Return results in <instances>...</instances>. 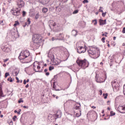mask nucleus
<instances>
[{
    "label": "nucleus",
    "mask_w": 125,
    "mask_h": 125,
    "mask_svg": "<svg viewBox=\"0 0 125 125\" xmlns=\"http://www.w3.org/2000/svg\"><path fill=\"white\" fill-rule=\"evenodd\" d=\"M88 53L92 55L94 59H97L100 56V50L95 46H92L87 50Z\"/></svg>",
    "instance_id": "nucleus-1"
},
{
    "label": "nucleus",
    "mask_w": 125,
    "mask_h": 125,
    "mask_svg": "<svg viewBox=\"0 0 125 125\" xmlns=\"http://www.w3.org/2000/svg\"><path fill=\"white\" fill-rule=\"evenodd\" d=\"M33 45L32 47H36L39 46L40 43L42 42V37L39 34H34L32 38Z\"/></svg>",
    "instance_id": "nucleus-2"
},
{
    "label": "nucleus",
    "mask_w": 125,
    "mask_h": 125,
    "mask_svg": "<svg viewBox=\"0 0 125 125\" xmlns=\"http://www.w3.org/2000/svg\"><path fill=\"white\" fill-rule=\"evenodd\" d=\"M77 63L79 66L82 67L83 69H86L89 65V62L86 60L77 61Z\"/></svg>",
    "instance_id": "nucleus-3"
},
{
    "label": "nucleus",
    "mask_w": 125,
    "mask_h": 125,
    "mask_svg": "<svg viewBox=\"0 0 125 125\" xmlns=\"http://www.w3.org/2000/svg\"><path fill=\"white\" fill-rule=\"evenodd\" d=\"M41 69V67L40 66V64L37 62H34L33 63V70L35 72H40V69Z\"/></svg>",
    "instance_id": "nucleus-4"
},
{
    "label": "nucleus",
    "mask_w": 125,
    "mask_h": 125,
    "mask_svg": "<svg viewBox=\"0 0 125 125\" xmlns=\"http://www.w3.org/2000/svg\"><path fill=\"white\" fill-rule=\"evenodd\" d=\"M11 12L14 16H19V15H20V9L17 8L16 9H12Z\"/></svg>",
    "instance_id": "nucleus-5"
},
{
    "label": "nucleus",
    "mask_w": 125,
    "mask_h": 125,
    "mask_svg": "<svg viewBox=\"0 0 125 125\" xmlns=\"http://www.w3.org/2000/svg\"><path fill=\"white\" fill-rule=\"evenodd\" d=\"M85 51V48L83 46H79L77 48V52L80 54L84 53Z\"/></svg>",
    "instance_id": "nucleus-6"
},
{
    "label": "nucleus",
    "mask_w": 125,
    "mask_h": 125,
    "mask_svg": "<svg viewBox=\"0 0 125 125\" xmlns=\"http://www.w3.org/2000/svg\"><path fill=\"white\" fill-rule=\"evenodd\" d=\"M48 57L51 59V61L54 60V55H53L51 50H50L48 52Z\"/></svg>",
    "instance_id": "nucleus-7"
},
{
    "label": "nucleus",
    "mask_w": 125,
    "mask_h": 125,
    "mask_svg": "<svg viewBox=\"0 0 125 125\" xmlns=\"http://www.w3.org/2000/svg\"><path fill=\"white\" fill-rule=\"evenodd\" d=\"M25 5V3L24 2V1L21 0H19L18 1V6L20 8H21V7H23Z\"/></svg>",
    "instance_id": "nucleus-8"
},
{
    "label": "nucleus",
    "mask_w": 125,
    "mask_h": 125,
    "mask_svg": "<svg viewBox=\"0 0 125 125\" xmlns=\"http://www.w3.org/2000/svg\"><path fill=\"white\" fill-rule=\"evenodd\" d=\"M26 57L25 56V54H24V52L22 51L19 56V59L20 60H23V59H25Z\"/></svg>",
    "instance_id": "nucleus-9"
},
{
    "label": "nucleus",
    "mask_w": 125,
    "mask_h": 125,
    "mask_svg": "<svg viewBox=\"0 0 125 125\" xmlns=\"http://www.w3.org/2000/svg\"><path fill=\"white\" fill-rule=\"evenodd\" d=\"M52 61L53 62V64L54 65H59V64L61 63V61H60V60H59V59H57V60L54 59Z\"/></svg>",
    "instance_id": "nucleus-10"
},
{
    "label": "nucleus",
    "mask_w": 125,
    "mask_h": 125,
    "mask_svg": "<svg viewBox=\"0 0 125 125\" xmlns=\"http://www.w3.org/2000/svg\"><path fill=\"white\" fill-rule=\"evenodd\" d=\"M49 26L50 27H55L56 26H57L56 22H55L53 20L49 21Z\"/></svg>",
    "instance_id": "nucleus-11"
},
{
    "label": "nucleus",
    "mask_w": 125,
    "mask_h": 125,
    "mask_svg": "<svg viewBox=\"0 0 125 125\" xmlns=\"http://www.w3.org/2000/svg\"><path fill=\"white\" fill-rule=\"evenodd\" d=\"M62 116V112L60 110H58L57 111L56 114V119H58V118H61Z\"/></svg>",
    "instance_id": "nucleus-12"
},
{
    "label": "nucleus",
    "mask_w": 125,
    "mask_h": 125,
    "mask_svg": "<svg viewBox=\"0 0 125 125\" xmlns=\"http://www.w3.org/2000/svg\"><path fill=\"white\" fill-rule=\"evenodd\" d=\"M1 48L4 52L7 53L9 52V48L7 47L2 46Z\"/></svg>",
    "instance_id": "nucleus-13"
},
{
    "label": "nucleus",
    "mask_w": 125,
    "mask_h": 125,
    "mask_svg": "<svg viewBox=\"0 0 125 125\" xmlns=\"http://www.w3.org/2000/svg\"><path fill=\"white\" fill-rule=\"evenodd\" d=\"M96 82L99 83H104V82H105V80L101 77H99L96 79Z\"/></svg>",
    "instance_id": "nucleus-14"
},
{
    "label": "nucleus",
    "mask_w": 125,
    "mask_h": 125,
    "mask_svg": "<svg viewBox=\"0 0 125 125\" xmlns=\"http://www.w3.org/2000/svg\"><path fill=\"white\" fill-rule=\"evenodd\" d=\"M22 52H23L25 58H27V57H29V56H30V52L29 51L26 50L25 51H22Z\"/></svg>",
    "instance_id": "nucleus-15"
},
{
    "label": "nucleus",
    "mask_w": 125,
    "mask_h": 125,
    "mask_svg": "<svg viewBox=\"0 0 125 125\" xmlns=\"http://www.w3.org/2000/svg\"><path fill=\"white\" fill-rule=\"evenodd\" d=\"M74 114H76V117H77V118H79V117H81V116H82V110H79V112L77 113L74 112Z\"/></svg>",
    "instance_id": "nucleus-16"
},
{
    "label": "nucleus",
    "mask_w": 125,
    "mask_h": 125,
    "mask_svg": "<svg viewBox=\"0 0 125 125\" xmlns=\"http://www.w3.org/2000/svg\"><path fill=\"white\" fill-rule=\"evenodd\" d=\"M100 25H105L106 24V20H103L100 19Z\"/></svg>",
    "instance_id": "nucleus-17"
},
{
    "label": "nucleus",
    "mask_w": 125,
    "mask_h": 125,
    "mask_svg": "<svg viewBox=\"0 0 125 125\" xmlns=\"http://www.w3.org/2000/svg\"><path fill=\"white\" fill-rule=\"evenodd\" d=\"M55 83H56V82H53V90H55L56 91H59L60 89H56V85H55Z\"/></svg>",
    "instance_id": "nucleus-18"
},
{
    "label": "nucleus",
    "mask_w": 125,
    "mask_h": 125,
    "mask_svg": "<svg viewBox=\"0 0 125 125\" xmlns=\"http://www.w3.org/2000/svg\"><path fill=\"white\" fill-rule=\"evenodd\" d=\"M74 110H78V111H80V110H81V104H77L74 107Z\"/></svg>",
    "instance_id": "nucleus-19"
},
{
    "label": "nucleus",
    "mask_w": 125,
    "mask_h": 125,
    "mask_svg": "<svg viewBox=\"0 0 125 125\" xmlns=\"http://www.w3.org/2000/svg\"><path fill=\"white\" fill-rule=\"evenodd\" d=\"M71 34L74 37H76L78 34V31H77V30H72Z\"/></svg>",
    "instance_id": "nucleus-20"
},
{
    "label": "nucleus",
    "mask_w": 125,
    "mask_h": 125,
    "mask_svg": "<svg viewBox=\"0 0 125 125\" xmlns=\"http://www.w3.org/2000/svg\"><path fill=\"white\" fill-rule=\"evenodd\" d=\"M47 11H48V9H47V8H46V7L42 8V12H43V13H46Z\"/></svg>",
    "instance_id": "nucleus-21"
},
{
    "label": "nucleus",
    "mask_w": 125,
    "mask_h": 125,
    "mask_svg": "<svg viewBox=\"0 0 125 125\" xmlns=\"http://www.w3.org/2000/svg\"><path fill=\"white\" fill-rule=\"evenodd\" d=\"M31 24V21L30 19H28L27 21L25 23V26H29Z\"/></svg>",
    "instance_id": "nucleus-22"
},
{
    "label": "nucleus",
    "mask_w": 125,
    "mask_h": 125,
    "mask_svg": "<svg viewBox=\"0 0 125 125\" xmlns=\"http://www.w3.org/2000/svg\"><path fill=\"white\" fill-rule=\"evenodd\" d=\"M59 40H63V39H64V36H63V34L62 33H60L59 34V37H58Z\"/></svg>",
    "instance_id": "nucleus-23"
},
{
    "label": "nucleus",
    "mask_w": 125,
    "mask_h": 125,
    "mask_svg": "<svg viewBox=\"0 0 125 125\" xmlns=\"http://www.w3.org/2000/svg\"><path fill=\"white\" fill-rule=\"evenodd\" d=\"M111 85L114 89V88H116V81H113L111 83Z\"/></svg>",
    "instance_id": "nucleus-24"
},
{
    "label": "nucleus",
    "mask_w": 125,
    "mask_h": 125,
    "mask_svg": "<svg viewBox=\"0 0 125 125\" xmlns=\"http://www.w3.org/2000/svg\"><path fill=\"white\" fill-rule=\"evenodd\" d=\"M17 29L15 30V29H13L12 30L11 33L13 35H15V34H16V33H17Z\"/></svg>",
    "instance_id": "nucleus-25"
},
{
    "label": "nucleus",
    "mask_w": 125,
    "mask_h": 125,
    "mask_svg": "<svg viewBox=\"0 0 125 125\" xmlns=\"http://www.w3.org/2000/svg\"><path fill=\"white\" fill-rule=\"evenodd\" d=\"M20 25V23L18 21L15 22V24H14V27H16V26H19Z\"/></svg>",
    "instance_id": "nucleus-26"
},
{
    "label": "nucleus",
    "mask_w": 125,
    "mask_h": 125,
    "mask_svg": "<svg viewBox=\"0 0 125 125\" xmlns=\"http://www.w3.org/2000/svg\"><path fill=\"white\" fill-rule=\"evenodd\" d=\"M82 25L83 28H85V26L86 25V22L85 21H81Z\"/></svg>",
    "instance_id": "nucleus-27"
},
{
    "label": "nucleus",
    "mask_w": 125,
    "mask_h": 125,
    "mask_svg": "<svg viewBox=\"0 0 125 125\" xmlns=\"http://www.w3.org/2000/svg\"><path fill=\"white\" fill-rule=\"evenodd\" d=\"M2 88H1V86H0V98L2 96Z\"/></svg>",
    "instance_id": "nucleus-28"
},
{
    "label": "nucleus",
    "mask_w": 125,
    "mask_h": 125,
    "mask_svg": "<svg viewBox=\"0 0 125 125\" xmlns=\"http://www.w3.org/2000/svg\"><path fill=\"white\" fill-rule=\"evenodd\" d=\"M116 115V113L114 112L113 111H110V117H113V116H115Z\"/></svg>",
    "instance_id": "nucleus-29"
},
{
    "label": "nucleus",
    "mask_w": 125,
    "mask_h": 125,
    "mask_svg": "<svg viewBox=\"0 0 125 125\" xmlns=\"http://www.w3.org/2000/svg\"><path fill=\"white\" fill-rule=\"evenodd\" d=\"M59 40V38H56V37H53L52 38V41L53 42L54 41H58Z\"/></svg>",
    "instance_id": "nucleus-30"
},
{
    "label": "nucleus",
    "mask_w": 125,
    "mask_h": 125,
    "mask_svg": "<svg viewBox=\"0 0 125 125\" xmlns=\"http://www.w3.org/2000/svg\"><path fill=\"white\" fill-rule=\"evenodd\" d=\"M103 96H104V99H107V97H108V94H103Z\"/></svg>",
    "instance_id": "nucleus-31"
},
{
    "label": "nucleus",
    "mask_w": 125,
    "mask_h": 125,
    "mask_svg": "<svg viewBox=\"0 0 125 125\" xmlns=\"http://www.w3.org/2000/svg\"><path fill=\"white\" fill-rule=\"evenodd\" d=\"M92 23H94V25H97V20H94L92 21Z\"/></svg>",
    "instance_id": "nucleus-32"
},
{
    "label": "nucleus",
    "mask_w": 125,
    "mask_h": 125,
    "mask_svg": "<svg viewBox=\"0 0 125 125\" xmlns=\"http://www.w3.org/2000/svg\"><path fill=\"white\" fill-rule=\"evenodd\" d=\"M103 9V7L100 6V9H99V12H102L103 13V10H102Z\"/></svg>",
    "instance_id": "nucleus-33"
},
{
    "label": "nucleus",
    "mask_w": 125,
    "mask_h": 125,
    "mask_svg": "<svg viewBox=\"0 0 125 125\" xmlns=\"http://www.w3.org/2000/svg\"><path fill=\"white\" fill-rule=\"evenodd\" d=\"M54 69V66H49V71H52V70Z\"/></svg>",
    "instance_id": "nucleus-34"
},
{
    "label": "nucleus",
    "mask_w": 125,
    "mask_h": 125,
    "mask_svg": "<svg viewBox=\"0 0 125 125\" xmlns=\"http://www.w3.org/2000/svg\"><path fill=\"white\" fill-rule=\"evenodd\" d=\"M79 13V10H75V11H74V12L72 13L73 14H77V13Z\"/></svg>",
    "instance_id": "nucleus-35"
},
{
    "label": "nucleus",
    "mask_w": 125,
    "mask_h": 125,
    "mask_svg": "<svg viewBox=\"0 0 125 125\" xmlns=\"http://www.w3.org/2000/svg\"><path fill=\"white\" fill-rule=\"evenodd\" d=\"M39 16H40V15L39 14V13L36 14L35 16V19H38Z\"/></svg>",
    "instance_id": "nucleus-36"
},
{
    "label": "nucleus",
    "mask_w": 125,
    "mask_h": 125,
    "mask_svg": "<svg viewBox=\"0 0 125 125\" xmlns=\"http://www.w3.org/2000/svg\"><path fill=\"white\" fill-rule=\"evenodd\" d=\"M8 76H9V73L6 72L5 74V78H7V77H8Z\"/></svg>",
    "instance_id": "nucleus-37"
},
{
    "label": "nucleus",
    "mask_w": 125,
    "mask_h": 125,
    "mask_svg": "<svg viewBox=\"0 0 125 125\" xmlns=\"http://www.w3.org/2000/svg\"><path fill=\"white\" fill-rule=\"evenodd\" d=\"M107 14V12H105V13H102V16H103V17H105V16H106V14Z\"/></svg>",
    "instance_id": "nucleus-38"
},
{
    "label": "nucleus",
    "mask_w": 125,
    "mask_h": 125,
    "mask_svg": "<svg viewBox=\"0 0 125 125\" xmlns=\"http://www.w3.org/2000/svg\"><path fill=\"white\" fill-rule=\"evenodd\" d=\"M83 3H88V0H84L83 1Z\"/></svg>",
    "instance_id": "nucleus-39"
},
{
    "label": "nucleus",
    "mask_w": 125,
    "mask_h": 125,
    "mask_svg": "<svg viewBox=\"0 0 125 125\" xmlns=\"http://www.w3.org/2000/svg\"><path fill=\"white\" fill-rule=\"evenodd\" d=\"M105 40H106V38L105 37H103L102 39V42H105Z\"/></svg>",
    "instance_id": "nucleus-40"
},
{
    "label": "nucleus",
    "mask_w": 125,
    "mask_h": 125,
    "mask_svg": "<svg viewBox=\"0 0 125 125\" xmlns=\"http://www.w3.org/2000/svg\"><path fill=\"white\" fill-rule=\"evenodd\" d=\"M26 15V12L25 11H22V16L24 17H25V16Z\"/></svg>",
    "instance_id": "nucleus-41"
},
{
    "label": "nucleus",
    "mask_w": 125,
    "mask_h": 125,
    "mask_svg": "<svg viewBox=\"0 0 125 125\" xmlns=\"http://www.w3.org/2000/svg\"><path fill=\"white\" fill-rule=\"evenodd\" d=\"M19 74V71H16L15 72V76H18V74Z\"/></svg>",
    "instance_id": "nucleus-42"
},
{
    "label": "nucleus",
    "mask_w": 125,
    "mask_h": 125,
    "mask_svg": "<svg viewBox=\"0 0 125 125\" xmlns=\"http://www.w3.org/2000/svg\"><path fill=\"white\" fill-rule=\"evenodd\" d=\"M0 24H1V25H2V26H3L4 24H3V21H0Z\"/></svg>",
    "instance_id": "nucleus-43"
},
{
    "label": "nucleus",
    "mask_w": 125,
    "mask_h": 125,
    "mask_svg": "<svg viewBox=\"0 0 125 125\" xmlns=\"http://www.w3.org/2000/svg\"><path fill=\"white\" fill-rule=\"evenodd\" d=\"M17 118V116H14V117L13 118V121H15Z\"/></svg>",
    "instance_id": "nucleus-44"
},
{
    "label": "nucleus",
    "mask_w": 125,
    "mask_h": 125,
    "mask_svg": "<svg viewBox=\"0 0 125 125\" xmlns=\"http://www.w3.org/2000/svg\"><path fill=\"white\" fill-rule=\"evenodd\" d=\"M16 80H17V83H20V81H19V78L18 77L16 78Z\"/></svg>",
    "instance_id": "nucleus-45"
},
{
    "label": "nucleus",
    "mask_w": 125,
    "mask_h": 125,
    "mask_svg": "<svg viewBox=\"0 0 125 125\" xmlns=\"http://www.w3.org/2000/svg\"><path fill=\"white\" fill-rule=\"evenodd\" d=\"M122 33L125 34V27H124L123 29Z\"/></svg>",
    "instance_id": "nucleus-46"
},
{
    "label": "nucleus",
    "mask_w": 125,
    "mask_h": 125,
    "mask_svg": "<svg viewBox=\"0 0 125 125\" xmlns=\"http://www.w3.org/2000/svg\"><path fill=\"white\" fill-rule=\"evenodd\" d=\"M8 60V59H6L3 60V62L5 63V62H7V61Z\"/></svg>",
    "instance_id": "nucleus-47"
},
{
    "label": "nucleus",
    "mask_w": 125,
    "mask_h": 125,
    "mask_svg": "<svg viewBox=\"0 0 125 125\" xmlns=\"http://www.w3.org/2000/svg\"><path fill=\"white\" fill-rule=\"evenodd\" d=\"M99 92H100V95H102V91L101 90H99Z\"/></svg>",
    "instance_id": "nucleus-48"
},
{
    "label": "nucleus",
    "mask_w": 125,
    "mask_h": 125,
    "mask_svg": "<svg viewBox=\"0 0 125 125\" xmlns=\"http://www.w3.org/2000/svg\"><path fill=\"white\" fill-rule=\"evenodd\" d=\"M23 108H24V109H28V108H29V107H28V106H25V105L23 106Z\"/></svg>",
    "instance_id": "nucleus-49"
},
{
    "label": "nucleus",
    "mask_w": 125,
    "mask_h": 125,
    "mask_svg": "<svg viewBox=\"0 0 125 125\" xmlns=\"http://www.w3.org/2000/svg\"><path fill=\"white\" fill-rule=\"evenodd\" d=\"M19 103H23V100H20V101H19Z\"/></svg>",
    "instance_id": "nucleus-50"
},
{
    "label": "nucleus",
    "mask_w": 125,
    "mask_h": 125,
    "mask_svg": "<svg viewBox=\"0 0 125 125\" xmlns=\"http://www.w3.org/2000/svg\"><path fill=\"white\" fill-rule=\"evenodd\" d=\"M26 83H27V82L26 81V80H23V83H24V84H26Z\"/></svg>",
    "instance_id": "nucleus-51"
},
{
    "label": "nucleus",
    "mask_w": 125,
    "mask_h": 125,
    "mask_svg": "<svg viewBox=\"0 0 125 125\" xmlns=\"http://www.w3.org/2000/svg\"><path fill=\"white\" fill-rule=\"evenodd\" d=\"M45 75L46 76H49V72H46Z\"/></svg>",
    "instance_id": "nucleus-52"
},
{
    "label": "nucleus",
    "mask_w": 125,
    "mask_h": 125,
    "mask_svg": "<svg viewBox=\"0 0 125 125\" xmlns=\"http://www.w3.org/2000/svg\"><path fill=\"white\" fill-rule=\"evenodd\" d=\"M21 112V109H19V112H18V114H19V115H20V112Z\"/></svg>",
    "instance_id": "nucleus-53"
},
{
    "label": "nucleus",
    "mask_w": 125,
    "mask_h": 125,
    "mask_svg": "<svg viewBox=\"0 0 125 125\" xmlns=\"http://www.w3.org/2000/svg\"><path fill=\"white\" fill-rule=\"evenodd\" d=\"M104 36H105L106 37H107V35L105 34H102V36L104 37Z\"/></svg>",
    "instance_id": "nucleus-54"
},
{
    "label": "nucleus",
    "mask_w": 125,
    "mask_h": 125,
    "mask_svg": "<svg viewBox=\"0 0 125 125\" xmlns=\"http://www.w3.org/2000/svg\"><path fill=\"white\" fill-rule=\"evenodd\" d=\"M13 125V122L12 121H11L10 122V125Z\"/></svg>",
    "instance_id": "nucleus-55"
},
{
    "label": "nucleus",
    "mask_w": 125,
    "mask_h": 125,
    "mask_svg": "<svg viewBox=\"0 0 125 125\" xmlns=\"http://www.w3.org/2000/svg\"><path fill=\"white\" fill-rule=\"evenodd\" d=\"M48 70L47 69H45L44 70V73H46V72H47Z\"/></svg>",
    "instance_id": "nucleus-56"
},
{
    "label": "nucleus",
    "mask_w": 125,
    "mask_h": 125,
    "mask_svg": "<svg viewBox=\"0 0 125 125\" xmlns=\"http://www.w3.org/2000/svg\"><path fill=\"white\" fill-rule=\"evenodd\" d=\"M25 87L26 88H28V87H29V84H26V85L25 86Z\"/></svg>",
    "instance_id": "nucleus-57"
},
{
    "label": "nucleus",
    "mask_w": 125,
    "mask_h": 125,
    "mask_svg": "<svg viewBox=\"0 0 125 125\" xmlns=\"http://www.w3.org/2000/svg\"><path fill=\"white\" fill-rule=\"evenodd\" d=\"M91 108H92V109H95L96 108V107L94 106H92L91 107Z\"/></svg>",
    "instance_id": "nucleus-58"
},
{
    "label": "nucleus",
    "mask_w": 125,
    "mask_h": 125,
    "mask_svg": "<svg viewBox=\"0 0 125 125\" xmlns=\"http://www.w3.org/2000/svg\"><path fill=\"white\" fill-rule=\"evenodd\" d=\"M10 83H12V78L10 79Z\"/></svg>",
    "instance_id": "nucleus-59"
},
{
    "label": "nucleus",
    "mask_w": 125,
    "mask_h": 125,
    "mask_svg": "<svg viewBox=\"0 0 125 125\" xmlns=\"http://www.w3.org/2000/svg\"><path fill=\"white\" fill-rule=\"evenodd\" d=\"M116 37H113V41H116Z\"/></svg>",
    "instance_id": "nucleus-60"
},
{
    "label": "nucleus",
    "mask_w": 125,
    "mask_h": 125,
    "mask_svg": "<svg viewBox=\"0 0 125 125\" xmlns=\"http://www.w3.org/2000/svg\"><path fill=\"white\" fill-rule=\"evenodd\" d=\"M29 82H30V80L27 79L26 81V83H29Z\"/></svg>",
    "instance_id": "nucleus-61"
},
{
    "label": "nucleus",
    "mask_w": 125,
    "mask_h": 125,
    "mask_svg": "<svg viewBox=\"0 0 125 125\" xmlns=\"http://www.w3.org/2000/svg\"><path fill=\"white\" fill-rule=\"evenodd\" d=\"M52 96H53V97H56V95L53 94V95H52Z\"/></svg>",
    "instance_id": "nucleus-62"
},
{
    "label": "nucleus",
    "mask_w": 125,
    "mask_h": 125,
    "mask_svg": "<svg viewBox=\"0 0 125 125\" xmlns=\"http://www.w3.org/2000/svg\"><path fill=\"white\" fill-rule=\"evenodd\" d=\"M104 110H103L102 111V114H104Z\"/></svg>",
    "instance_id": "nucleus-63"
},
{
    "label": "nucleus",
    "mask_w": 125,
    "mask_h": 125,
    "mask_svg": "<svg viewBox=\"0 0 125 125\" xmlns=\"http://www.w3.org/2000/svg\"><path fill=\"white\" fill-rule=\"evenodd\" d=\"M14 112H15V113H18V111H17V110H15Z\"/></svg>",
    "instance_id": "nucleus-64"
}]
</instances>
